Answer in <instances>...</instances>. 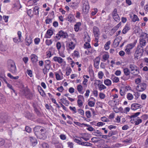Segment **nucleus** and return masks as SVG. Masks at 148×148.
<instances>
[{
    "mask_svg": "<svg viewBox=\"0 0 148 148\" xmlns=\"http://www.w3.org/2000/svg\"><path fill=\"white\" fill-rule=\"evenodd\" d=\"M66 19L70 23H73L75 22L76 20L74 16L71 14L68 15Z\"/></svg>",
    "mask_w": 148,
    "mask_h": 148,
    "instance_id": "f3484780",
    "label": "nucleus"
},
{
    "mask_svg": "<svg viewBox=\"0 0 148 148\" xmlns=\"http://www.w3.org/2000/svg\"><path fill=\"white\" fill-rule=\"evenodd\" d=\"M141 47L140 45H138V46L136 50L134 56L135 58L137 59H138V55L140 53H141L143 51H142V49L141 48Z\"/></svg>",
    "mask_w": 148,
    "mask_h": 148,
    "instance_id": "1a4fd4ad",
    "label": "nucleus"
},
{
    "mask_svg": "<svg viewBox=\"0 0 148 148\" xmlns=\"http://www.w3.org/2000/svg\"><path fill=\"white\" fill-rule=\"evenodd\" d=\"M140 114V112H138L134 113L133 115L131 116H129L128 117L130 119H134L135 117H137Z\"/></svg>",
    "mask_w": 148,
    "mask_h": 148,
    "instance_id": "ea45409f",
    "label": "nucleus"
},
{
    "mask_svg": "<svg viewBox=\"0 0 148 148\" xmlns=\"http://www.w3.org/2000/svg\"><path fill=\"white\" fill-rule=\"evenodd\" d=\"M110 42L109 41H108L105 45L104 48L106 50H107L110 48Z\"/></svg>",
    "mask_w": 148,
    "mask_h": 148,
    "instance_id": "79ce46f5",
    "label": "nucleus"
},
{
    "mask_svg": "<svg viewBox=\"0 0 148 148\" xmlns=\"http://www.w3.org/2000/svg\"><path fill=\"white\" fill-rule=\"evenodd\" d=\"M110 79L112 81L113 83H117L119 81V77L113 74L111 75Z\"/></svg>",
    "mask_w": 148,
    "mask_h": 148,
    "instance_id": "cd10ccee",
    "label": "nucleus"
},
{
    "mask_svg": "<svg viewBox=\"0 0 148 148\" xmlns=\"http://www.w3.org/2000/svg\"><path fill=\"white\" fill-rule=\"evenodd\" d=\"M121 40V37L120 36L117 37L114 40L113 43L115 45L118 46L120 43Z\"/></svg>",
    "mask_w": 148,
    "mask_h": 148,
    "instance_id": "5701e85b",
    "label": "nucleus"
},
{
    "mask_svg": "<svg viewBox=\"0 0 148 148\" xmlns=\"http://www.w3.org/2000/svg\"><path fill=\"white\" fill-rule=\"evenodd\" d=\"M84 41L86 42H90V37L88 35H87L85 36L84 38Z\"/></svg>",
    "mask_w": 148,
    "mask_h": 148,
    "instance_id": "e2e57ef3",
    "label": "nucleus"
},
{
    "mask_svg": "<svg viewBox=\"0 0 148 148\" xmlns=\"http://www.w3.org/2000/svg\"><path fill=\"white\" fill-rule=\"evenodd\" d=\"M77 103L78 106L79 108H82L83 105V103L82 101L80 99H79L77 100Z\"/></svg>",
    "mask_w": 148,
    "mask_h": 148,
    "instance_id": "de8ad7c7",
    "label": "nucleus"
},
{
    "mask_svg": "<svg viewBox=\"0 0 148 148\" xmlns=\"http://www.w3.org/2000/svg\"><path fill=\"white\" fill-rule=\"evenodd\" d=\"M130 17L132 21L133 22H135L136 21H139V19L138 16L132 13H130L129 14Z\"/></svg>",
    "mask_w": 148,
    "mask_h": 148,
    "instance_id": "9d476101",
    "label": "nucleus"
},
{
    "mask_svg": "<svg viewBox=\"0 0 148 148\" xmlns=\"http://www.w3.org/2000/svg\"><path fill=\"white\" fill-rule=\"evenodd\" d=\"M75 46V44L72 41L67 42L66 44V47L68 53H70L74 49Z\"/></svg>",
    "mask_w": 148,
    "mask_h": 148,
    "instance_id": "f03ea898",
    "label": "nucleus"
},
{
    "mask_svg": "<svg viewBox=\"0 0 148 148\" xmlns=\"http://www.w3.org/2000/svg\"><path fill=\"white\" fill-rule=\"evenodd\" d=\"M88 53H92L95 52V50L93 48L91 47L88 49Z\"/></svg>",
    "mask_w": 148,
    "mask_h": 148,
    "instance_id": "0e129e2a",
    "label": "nucleus"
},
{
    "mask_svg": "<svg viewBox=\"0 0 148 148\" xmlns=\"http://www.w3.org/2000/svg\"><path fill=\"white\" fill-rule=\"evenodd\" d=\"M53 60L55 62H58L60 64L61 66H64L66 64V62L60 57L55 56L53 58Z\"/></svg>",
    "mask_w": 148,
    "mask_h": 148,
    "instance_id": "423d86ee",
    "label": "nucleus"
},
{
    "mask_svg": "<svg viewBox=\"0 0 148 148\" xmlns=\"http://www.w3.org/2000/svg\"><path fill=\"white\" fill-rule=\"evenodd\" d=\"M32 38L29 37L26 38L25 40L26 44L27 45L29 46L32 43Z\"/></svg>",
    "mask_w": 148,
    "mask_h": 148,
    "instance_id": "72a5a7b5",
    "label": "nucleus"
},
{
    "mask_svg": "<svg viewBox=\"0 0 148 148\" xmlns=\"http://www.w3.org/2000/svg\"><path fill=\"white\" fill-rule=\"evenodd\" d=\"M83 9H89V4L87 0H83L82 1Z\"/></svg>",
    "mask_w": 148,
    "mask_h": 148,
    "instance_id": "ddd939ff",
    "label": "nucleus"
},
{
    "mask_svg": "<svg viewBox=\"0 0 148 148\" xmlns=\"http://www.w3.org/2000/svg\"><path fill=\"white\" fill-rule=\"evenodd\" d=\"M9 64V71L13 73H15L16 72V67L14 62L12 60L8 61Z\"/></svg>",
    "mask_w": 148,
    "mask_h": 148,
    "instance_id": "7ed1b4c3",
    "label": "nucleus"
},
{
    "mask_svg": "<svg viewBox=\"0 0 148 148\" xmlns=\"http://www.w3.org/2000/svg\"><path fill=\"white\" fill-rule=\"evenodd\" d=\"M141 108V106L137 103H134L131 105V108L133 110H135Z\"/></svg>",
    "mask_w": 148,
    "mask_h": 148,
    "instance_id": "6ab92c4d",
    "label": "nucleus"
},
{
    "mask_svg": "<svg viewBox=\"0 0 148 148\" xmlns=\"http://www.w3.org/2000/svg\"><path fill=\"white\" fill-rule=\"evenodd\" d=\"M113 109L114 111L116 113L119 112H123V109L121 107L118 108L116 107H115L113 108Z\"/></svg>",
    "mask_w": 148,
    "mask_h": 148,
    "instance_id": "f704fd0d",
    "label": "nucleus"
},
{
    "mask_svg": "<svg viewBox=\"0 0 148 148\" xmlns=\"http://www.w3.org/2000/svg\"><path fill=\"white\" fill-rule=\"evenodd\" d=\"M101 120L103 122H108L110 121L109 119L105 116H103L101 118Z\"/></svg>",
    "mask_w": 148,
    "mask_h": 148,
    "instance_id": "603ef678",
    "label": "nucleus"
},
{
    "mask_svg": "<svg viewBox=\"0 0 148 148\" xmlns=\"http://www.w3.org/2000/svg\"><path fill=\"white\" fill-rule=\"evenodd\" d=\"M93 133V134L97 136H101L102 134V133L98 130H97Z\"/></svg>",
    "mask_w": 148,
    "mask_h": 148,
    "instance_id": "a18cd8bd",
    "label": "nucleus"
},
{
    "mask_svg": "<svg viewBox=\"0 0 148 148\" xmlns=\"http://www.w3.org/2000/svg\"><path fill=\"white\" fill-rule=\"evenodd\" d=\"M105 125V123L101 122H98L97 123L96 125L94 124V125L98 127H101Z\"/></svg>",
    "mask_w": 148,
    "mask_h": 148,
    "instance_id": "864d4df0",
    "label": "nucleus"
},
{
    "mask_svg": "<svg viewBox=\"0 0 148 148\" xmlns=\"http://www.w3.org/2000/svg\"><path fill=\"white\" fill-rule=\"evenodd\" d=\"M113 18L116 22H118L120 21V18L117 13L116 10H114L112 14Z\"/></svg>",
    "mask_w": 148,
    "mask_h": 148,
    "instance_id": "9b49d317",
    "label": "nucleus"
},
{
    "mask_svg": "<svg viewBox=\"0 0 148 148\" xmlns=\"http://www.w3.org/2000/svg\"><path fill=\"white\" fill-rule=\"evenodd\" d=\"M100 62V58L99 57H96L94 60V65L95 68H99Z\"/></svg>",
    "mask_w": 148,
    "mask_h": 148,
    "instance_id": "f8f14e48",
    "label": "nucleus"
},
{
    "mask_svg": "<svg viewBox=\"0 0 148 148\" xmlns=\"http://www.w3.org/2000/svg\"><path fill=\"white\" fill-rule=\"evenodd\" d=\"M93 32L95 38V42H98L100 35V31L99 28L96 26H94L93 28Z\"/></svg>",
    "mask_w": 148,
    "mask_h": 148,
    "instance_id": "20e7f679",
    "label": "nucleus"
},
{
    "mask_svg": "<svg viewBox=\"0 0 148 148\" xmlns=\"http://www.w3.org/2000/svg\"><path fill=\"white\" fill-rule=\"evenodd\" d=\"M104 83L106 86H109L111 85L112 82L111 80L109 79H106L104 80Z\"/></svg>",
    "mask_w": 148,
    "mask_h": 148,
    "instance_id": "473e14b6",
    "label": "nucleus"
},
{
    "mask_svg": "<svg viewBox=\"0 0 148 148\" xmlns=\"http://www.w3.org/2000/svg\"><path fill=\"white\" fill-rule=\"evenodd\" d=\"M140 37H141V38L144 39H145L146 38H148V34L145 33V32H142L140 34Z\"/></svg>",
    "mask_w": 148,
    "mask_h": 148,
    "instance_id": "c9c22d12",
    "label": "nucleus"
},
{
    "mask_svg": "<svg viewBox=\"0 0 148 148\" xmlns=\"http://www.w3.org/2000/svg\"><path fill=\"white\" fill-rule=\"evenodd\" d=\"M129 68L130 69L131 73L132 74L134 75H136L139 73L138 68L135 64H130Z\"/></svg>",
    "mask_w": 148,
    "mask_h": 148,
    "instance_id": "f257e3e1",
    "label": "nucleus"
},
{
    "mask_svg": "<svg viewBox=\"0 0 148 148\" xmlns=\"http://www.w3.org/2000/svg\"><path fill=\"white\" fill-rule=\"evenodd\" d=\"M53 42V41L51 39H46L45 41L46 44L48 46L51 45Z\"/></svg>",
    "mask_w": 148,
    "mask_h": 148,
    "instance_id": "49530a36",
    "label": "nucleus"
},
{
    "mask_svg": "<svg viewBox=\"0 0 148 148\" xmlns=\"http://www.w3.org/2000/svg\"><path fill=\"white\" fill-rule=\"evenodd\" d=\"M134 98L133 95L130 93L127 94V98L128 100H132Z\"/></svg>",
    "mask_w": 148,
    "mask_h": 148,
    "instance_id": "c03bdc74",
    "label": "nucleus"
},
{
    "mask_svg": "<svg viewBox=\"0 0 148 148\" xmlns=\"http://www.w3.org/2000/svg\"><path fill=\"white\" fill-rule=\"evenodd\" d=\"M72 57L74 59H77L80 57L79 53L77 51L75 50L72 54Z\"/></svg>",
    "mask_w": 148,
    "mask_h": 148,
    "instance_id": "b1692460",
    "label": "nucleus"
},
{
    "mask_svg": "<svg viewBox=\"0 0 148 148\" xmlns=\"http://www.w3.org/2000/svg\"><path fill=\"white\" fill-rule=\"evenodd\" d=\"M62 46L64 48V49H65V46L64 44H62V43L60 42H58L56 44V47L58 51H60Z\"/></svg>",
    "mask_w": 148,
    "mask_h": 148,
    "instance_id": "7c9ffc66",
    "label": "nucleus"
},
{
    "mask_svg": "<svg viewBox=\"0 0 148 148\" xmlns=\"http://www.w3.org/2000/svg\"><path fill=\"white\" fill-rule=\"evenodd\" d=\"M125 91L123 88H121L120 90V94L122 96H124L125 95Z\"/></svg>",
    "mask_w": 148,
    "mask_h": 148,
    "instance_id": "5fc2aeb1",
    "label": "nucleus"
},
{
    "mask_svg": "<svg viewBox=\"0 0 148 148\" xmlns=\"http://www.w3.org/2000/svg\"><path fill=\"white\" fill-rule=\"evenodd\" d=\"M69 108L73 112V113H76L77 112V110L75 107H72L70 106L69 107Z\"/></svg>",
    "mask_w": 148,
    "mask_h": 148,
    "instance_id": "13d9d810",
    "label": "nucleus"
},
{
    "mask_svg": "<svg viewBox=\"0 0 148 148\" xmlns=\"http://www.w3.org/2000/svg\"><path fill=\"white\" fill-rule=\"evenodd\" d=\"M29 139L32 145L34 146L36 145L37 143V140L35 138L30 137L29 138Z\"/></svg>",
    "mask_w": 148,
    "mask_h": 148,
    "instance_id": "bb28decb",
    "label": "nucleus"
},
{
    "mask_svg": "<svg viewBox=\"0 0 148 148\" xmlns=\"http://www.w3.org/2000/svg\"><path fill=\"white\" fill-rule=\"evenodd\" d=\"M45 66H49L51 63V61L49 60H46L45 61Z\"/></svg>",
    "mask_w": 148,
    "mask_h": 148,
    "instance_id": "69168bd1",
    "label": "nucleus"
},
{
    "mask_svg": "<svg viewBox=\"0 0 148 148\" xmlns=\"http://www.w3.org/2000/svg\"><path fill=\"white\" fill-rule=\"evenodd\" d=\"M108 104L111 106H114L116 105L115 100H111L108 102Z\"/></svg>",
    "mask_w": 148,
    "mask_h": 148,
    "instance_id": "37998d69",
    "label": "nucleus"
},
{
    "mask_svg": "<svg viewBox=\"0 0 148 148\" xmlns=\"http://www.w3.org/2000/svg\"><path fill=\"white\" fill-rule=\"evenodd\" d=\"M139 42L140 44V45L142 48L145 47L147 44L146 41L145 39L142 38H140L139 39Z\"/></svg>",
    "mask_w": 148,
    "mask_h": 148,
    "instance_id": "393cba45",
    "label": "nucleus"
},
{
    "mask_svg": "<svg viewBox=\"0 0 148 148\" xmlns=\"http://www.w3.org/2000/svg\"><path fill=\"white\" fill-rule=\"evenodd\" d=\"M17 34L19 38V40L20 41H23L21 32L20 31H18L17 32Z\"/></svg>",
    "mask_w": 148,
    "mask_h": 148,
    "instance_id": "3c124183",
    "label": "nucleus"
},
{
    "mask_svg": "<svg viewBox=\"0 0 148 148\" xmlns=\"http://www.w3.org/2000/svg\"><path fill=\"white\" fill-rule=\"evenodd\" d=\"M77 90L80 94H84V91L83 90V86L81 85H78L77 86Z\"/></svg>",
    "mask_w": 148,
    "mask_h": 148,
    "instance_id": "c756f323",
    "label": "nucleus"
},
{
    "mask_svg": "<svg viewBox=\"0 0 148 148\" xmlns=\"http://www.w3.org/2000/svg\"><path fill=\"white\" fill-rule=\"evenodd\" d=\"M31 60L33 63H35L38 61V57L35 54H32L30 56Z\"/></svg>",
    "mask_w": 148,
    "mask_h": 148,
    "instance_id": "dca6fc26",
    "label": "nucleus"
},
{
    "mask_svg": "<svg viewBox=\"0 0 148 148\" xmlns=\"http://www.w3.org/2000/svg\"><path fill=\"white\" fill-rule=\"evenodd\" d=\"M42 148H49V146L47 143H43L41 145Z\"/></svg>",
    "mask_w": 148,
    "mask_h": 148,
    "instance_id": "bf43d9fd",
    "label": "nucleus"
},
{
    "mask_svg": "<svg viewBox=\"0 0 148 148\" xmlns=\"http://www.w3.org/2000/svg\"><path fill=\"white\" fill-rule=\"evenodd\" d=\"M53 32L52 30L49 29L47 30L46 33L45 35V37L46 38H50L53 35Z\"/></svg>",
    "mask_w": 148,
    "mask_h": 148,
    "instance_id": "a211bd4d",
    "label": "nucleus"
},
{
    "mask_svg": "<svg viewBox=\"0 0 148 148\" xmlns=\"http://www.w3.org/2000/svg\"><path fill=\"white\" fill-rule=\"evenodd\" d=\"M106 87L104 85L101 84L98 86V89L100 91H101L106 88Z\"/></svg>",
    "mask_w": 148,
    "mask_h": 148,
    "instance_id": "4c0bfd02",
    "label": "nucleus"
},
{
    "mask_svg": "<svg viewBox=\"0 0 148 148\" xmlns=\"http://www.w3.org/2000/svg\"><path fill=\"white\" fill-rule=\"evenodd\" d=\"M81 145L86 146H90L92 145V144L89 143L82 142Z\"/></svg>",
    "mask_w": 148,
    "mask_h": 148,
    "instance_id": "6e6d98bb",
    "label": "nucleus"
},
{
    "mask_svg": "<svg viewBox=\"0 0 148 148\" xmlns=\"http://www.w3.org/2000/svg\"><path fill=\"white\" fill-rule=\"evenodd\" d=\"M123 72L125 75L126 76H128L130 75V71L127 68L124 69Z\"/></svg>",
    "mask_w": 148,
    "mask_h": 148,
    "instance_id": "a19ab883",
    "label": "nucleus"
},
{
    "mask_svg": "<svg viewBox=\"0 0 148 148\" xmlns=\"http://www.w3.org/2000/svg\"><path fill=\"white\" fill-rule=\"evenodd\" d=\"M49 67H48L47 66H44V67L43 69V72L45 75L47 74V73L49 71Z\"/></svg>",
    "mask_w": 148,
    "mask_h": 148,
    "instance_id": "e433bc0d",
    "label": "nucleus"
},
{
    "mask_svg": "<svg viewBox=\"0 0 148 148\" xmlns=\"http://www.w3.org/2000/svg\"><path fill=\"white\" fill-rule=\"evenodd\" d=\"M146 88V85L145 83H142L138 84L136 87V90L138 92L144 91Z\"/></svg>",
    "mask_w": 148,
    "mask_h": 148,
    "instance_id": "0eeeda50",
    "label": "nucleus"
},
{
    "mask_svg": "<svg viewBox=\"0 0 148 148\" xmlns=\"http://www.w3.org/2000/svg\"><path fill=\"white\" fill-rule=\"evenodd\" d=\"M104 75V73L102 71H99L98 73V76L99 79H101Z\"/></svg>",
    "mask_w": 148,
    "mask_h": 148,
    "instance_id": "8fccbe9b",
    "label": "nucleus"
},
{
    "mask_svg": "<svg viewBox=\"0 0 148 148\" xmlns=\"http://www.w3.org/2000/svg\"><path fill=\"white\" fill-rule=\"evenodd\" d=\"M55 73L56 79L57 80H62L64 79L63 74L60 70L55 72Z\"/></svg>",
    "mask_w": 148,
    "mask_h": 148,
    "instance_id": "6e6552de",
    "label": "nucleus"
},
{
    "mask_svg": "<svg viewBox=\"0 0 148 148\" xmlns=\"http://www.w3.org/2000/svg\"><path fill=\"white\" fill-rule=\"evenodd\" d=\"M72 70L70 67H68L67 68V70L66 71V75L67 76H69L71 74Z\"/></svg>",
    "mask_w": 148,
    "mask_h": 148,
    "instance_id": "09e8293b",
    "label": "nucleus"
},
{
    "mask_svg": "<svg viewBox=\"0 0 148 148\" xmlns=\"http://www.w3.org/2000/svg\"><path fill=\"white\" fill-rule=\"evenodd\" d=\"M99 97L101 99H103L105 97V95L102 92H100L99 94Z\"/></svg>",
    "mask_w": 148,
    "mask_h": 148,
    "instance_id": "774afa93",
    "label": "nucleus"
},
{
    "mask_svg": "<svg viewBox=\"0 0 148 148\" xmlns=\"http://www.w3.org/2000/svg\"><path fill=\"white\" fill-rule=\"evenodd\" d=\"M53 49V48L51 47L47 51L46 55L47 58H49L53 55V54L51 52V51Z\"/></svg>",
    "mask_w": 148,
    "mask_h": 148,
    "instance_id": "2f4dec72",
    "label": "nucleus"
},
{
    "mask_svg": "<svg viewBox=\"0 0 148 148\" xmlns=\"http://www.w3.org/2000/svg\"><path fill=\"white\" fill-rule=\"evenodd\" d=\"M53 16L51 14H49L46 18L45 22L46 24H49L52 23Z\"/></svg>",
    "mask_w": 148,
    "mask_h": 148,
    "instance_id": "2eb2a0df",
    "label": "nucleus"
},
{
    "mask_svg": "<svg viewBox=\"0 0 148 148\" xmlns=\"http://www.w3.org/2000/svg\"><path fill=\"white\" fill-rule=\"evenodd\" d=\"M130 108L129 107H127L125 108L124 109L123 112L125 114H127V113L130 111Z\"/></svg>",
    "mask_w": 148,
    "mask_h": 148,
    "instance_id": "338daca9",
    "label": "nucleus"
},
{
    "mask_svg": "<svg viewBox=\"0 0 148 148\" xmlns=\"http://www.w3.org/2000/svg\"><path fill=\"white\" fill-rule=\"evenodd\" d=\"M137 42V40L135 41L134 42L127 44L126 47L125 51L128 54L131 53V50L135 46Z\"/></svg>",
    "mask_w": 148,
    "mask_h": 148,
    "instance_id": "39448f33",
    "label": "nucleus"
},
{
    "mask_svg": "<svg viewBox=\"0 0 148 148\" xmlns=\"http://www.w3.org/2000/svg\"><path fill=\"white\" fill-rule=\"evenodd\" d=\"M34 10H28L27 12L28 15L30 17H32L34 15Z\"/></svg>",
    "mask_w": 148,
    "mask_h": 148,
    "instance_id": "58836bf2",
    "label": "nucleus"
},
{
    "mask_svg": "<svg viewBox=\"0 0 148 148\" xmlns=\"http://www.w3.org/2000/svg\"><path fill=\"white\" fill-rule=\"evenodd\" d=\"M130 29V28L129 25L126 24L122 30V33L124 34H126L127 32Z\"/></svg>",
    "mask_w": 148,
    "mask_h": 148,
    "instance_id": "4be33fe9",
    "label": "nucleus"
},
{
    "mask_svg": "<svg viewBox=\"0 0 148 148\" xmlns=\"http://www.w3.org/2000/svg\"><path fill=\"white\" fill-rule=\"evenodd\" d=\"M92 142L96 143L99 140V138L98 137H93L91 139Z\"/></svg>",
    "mask_w": 148,
    "mask_h": 148,
    "instance_id": "052dcab7",
    "label": "nucleus"
},
{
    "mask_svg": "<svg viewBox=\"0 0 148 148\" xmlns=\"http://www.w3.org/2000/svg\"><path fill=\"white\" fill-rule=\"evenodd\" d=\"M135 83L137 84H138L141 82V79L140 78H138L136 79L135 80Z\"/></svg>",
    "mask_w": 148,
    "mask_h": 148,
    "instance_id": "680f3d73",
    "label": "nucleus"
},
{
    "mask_svg": "<svg viewBox=\"0 0 148 148\" xmlns=\"http://www.w3.org/2000/svg\"><path fill=\"white\" fill-rule=\"evenodd\" d=\"M84 47L85 49H88L91 47V46L89 42H86L84 45Z\"/></svg>",
    "mask_w": 148,
    "mask_h": 148,
    "instance_id": "4d7b16f0",
    "label": "nucleus"
},
{
    "mask_svg": "<svg viewBox=\"0 0 148 148\" xmlns=\"http://www.w3.org/2000/svg\"><path fill=\"white\" fill-rule=\"evenodd\" d=\"M91 135L88 133H85L83 134L82 136L79 137L80 139L82 138L84 140L87 141L88 140L91 138Z\"/></svg>",
    "mask_w": 148,
    "mask_h": 148,
    "instance_id": "4468645a",
    "label": "nucleus"
},
{
    "mask_svg": "<svg viewBox=\"0 0 148 148\" xmlns=\"http://www.w3.org/2000/svg\"><path fill=\"white\" fill-rule=\"evenodd\" d=\"M37 137L40 139L44 140L47 138V136L46 135L45 133L42 132L38 134L37 133Z\"/></svg>",
    "mask_w": 148,
    "mask_h": 148,
    "instance_id": "aec40b11",
    "label": "nucleus"
},
{
    "mask_svg": "<svg viewBox=\"0 0 148 148\" xmlns=\"http://www.w3.org/2000/svg\"><path fill=\"white\" fill-rule=\"evenodd\" d=\"M82 25V23L80 22H78L76 23L74 26V28L75 31L76 32H78L79 29L80 27Z\"/></svg>",
    "mask_w": 148,
    "mask_h": 148,
    "instance_id": "412c9836",
    "label": "nucleus"
},
{
    "mask_svg": "<svg viewBox=\"0 0 148 148\" xmlns=\"http://www.w3.org/2000/svg\"><path fill=\"white\" fill-rule=\"evenodd\" d=\"M59 32L60 34V36L61 38H66L68 37L67 33L62 30L60 31Z\"/></svg>",
    "mask_w": 148,
    "mask_h": 148,
    "instance_id": "c85d7f7f",
    "label": "nucleus"
},
{
    "mask_svg": "<svg viewBox=\"0 0 148 148\" xmlns=\"http://www.w3.org/2000/svg\"><path fill=\"white\" fill-rule=\"evenodd\" d=\"M38 129L40 130V133H46V130L45 129L41 127L40 126H36L34 129V130L36 131V132L38 131V130H37Z\"/></svg>",
    "mask_w": 148,
    "mask_h": 148,
    "instance_id": "a878e982",
    "label": "nucleus"
}]
</instances>
